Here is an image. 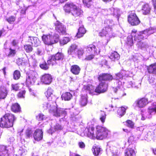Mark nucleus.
<instances>
[{
    "label": "nucleus",
    "instance_id": "f257e3e1",
    "mask_svg": "<svg viewBox=\"0 0 156 156\" xmlns=\"http://www.w3.org/2000/svg\"><path fill=\"white\" fill-rule=\"evenodd\" d=\"M94 129L92 126L86 128L83 132L84 135L92 139L97 138L98 139L102 140L107 137L110 134V131L106 128L98 126L96 127L97 132L95 134Z\"/></svg>",
    "mask_w": 156,
    "mask_h": 156
},
{
    "label": "nucleus",
    "instance_id": "f03ea898",
    "mask_svg": "<svg viewBox=\"0 0 156 156\" xmlns=\"http://www.w3.org/2000/svg\"><path fill=\"white\" fill-rule=\"evenodd\" d=\"M154 32V30L153 29L145 30L144 31L136 33V30L134 29L132 30L131 35L127 37V43L130 46L133 44V37L134 38V40L137 42H140L144 38H146L151 34H153Z\"/></svg>",
    "mask_w": 156,
    "mask_h": 156
},
{
    "label": "nucleus",
    "instance_id": "7ed1b4c3",
    "mask_svg": "<svg viewBox=\"0 0 156 156\" xmlns=\"http://www.w3.org/2000/svg\"><path fill=\"white\" fill-rule=\"evenodd\" d=\"M51 101H46L42 104L44 109H48L50 112L57 117H61L62 118L65 117L66 112L63 109L57 108L55 105H52Z\"/></svg>",
    "mask_w": 156,
    "mask_h": 156
},
{
    "label": "nucleus",
    "instance_id": "20e7f679",
    "mask_svg": "<svg viewBox=\"0 0 156 156\" xmlns=\"http://www.w3.org/2000/svg\"><path fill=\"white\" fill-rule=\"evenodd\" d=\"M16 118L12 114H6L0 119V126L3 128H9L12 127Z\"/></svg>",
    "mask_w": 156,
    "mask_h": 156
},
{
    "label": "nucleus",
    "instance_id": "39448f33",
    "mask_svg": "<svg viewBox=\"0 0 156 156\" xmlns=\"http://www.w3.org/2000/svg\"><path fill=\"white\" fill-rule=\"evenodd\" d=\"M114 25V23L112 20L108 19L105 20L104 24V28L103 29L101 32L100 33V36H105L107 37H112L113 36L112 27Z\"/></svg>",
    "mask_w": 156,
    "mask_h": 156
},
{
    "label": "nucleus",
    "instance_id": "423d86ee",
    "mask_svg": "<svg viewBox=\"0 0 156 156\" xmlns=\"http://www.w3.org/2000/svg\"><path fill=\"white\" fill-rule=\"evenodd\" d=\"M42 39L45 44L50 45L58 42L59 40V36L56 34H54L53 35L48 34H43Z\"/></svg>",
    "mask_w": 156,
    "mask_h": 156
},
{
    "label": "nucleus",
    "instance_id": "0eeeda50",
    "mask_svg": "<svg viewBox=\"0 0 156 156\" xmlns=\"http://www.w3.org/2000/svg\"><path fill=\"white\" fill-rule=\"evenodd\" d=\"M156 113V103H153L148 108L147 111H142L141 119L144 120L146 119H149Z\"/></svg>",
    "mask_w": 156,
    "mask_h": 156
},
{
    "label": "nucleus",
    "instance_id": "6e6552de",
    "mask_svg": "<svg viewBox=\"0 0 156 156\" xmlns=\"http://www.w3.org/2000/svg\"><path fill=\"white\" fill-rule=\"evenodd\" d=\"M38 74L36 72L31 71L26 77V84L28 87L33 85L38 77Z\"/></svg>",
    "mask_w": 156,
    "mask_h": 156
},
{
    "label": "nucleus",
    "instance_id": "1a4fd4ad",
    "mask_svg": "<svg viewBox=\"0 0 156 156\" xmlns=\"http://www.w3.org/2000/svg\"><path fill=\"white\" fill-rule=\"evenodd\" d=\"M63 57L64 55L62 54L58 53L55 55L51 56L47 61L48 63L52 66L55 65L58 63V61L63 59Z\"/></svg>",
    "mask_w": 156,
    "mask_h": 156
},
{
    "label": "nucleus",
    "instance_id": "9d476101",
    "mask_svg": "<svg viewBox=\"0 0 156 156\" xmlns=\"http://www.w3.org/2000/svg\"><path fill=\"white\" fill-rule=\"evenodd\" d=\"M125 76V71L122 70L119 73L115 74L114 79L116 80L118 88H120L124 83L123 80V77Z\"/></svg>",
    "mask_w": 156,
    "mask_h": 156
},
{
    "label": "nucleus",
    "instance_id": "9b49d317",
    "mask_svg": "<svg viewBox=\"0 0 156 156\" xmlns=\"http://www.w3.org/2000/svg\"><path fill=\"white\" fill-rule=\"evenodd\" d=\"M148 103L147 98H143L136 100L133 103V106L135 109L142 108L144 107Z\"/></svg>",
    "mask_w": 156,
    "mask_h": 156
},
{
    "label": "nucleus",
    "instance_id": "f8f14e48",
    "mask_svg": "<svg viewBox=\"0 0 156 156\" xmlns=\"http://www.w3.org/2000/svg\"><path fill=\"white\" fill-rule=\"evenodd\" d=\"M128 21L130 24L133 26L137 25L140 23L138 18L134 12L130 14L128 17Z\"/></svg>",
    "mask_w": 156,
    "mask_h": 156
},
{
    "label": "nucleus",
    "instance_id": "ddd939ff",
    "mask_svg": "<svg viewBox=\"0 0 156 156\" xmlns=\"http://www.w3.org/2000/svg\"><path fill=\"white\" fill-rule=\"evenodd\" d=\"M108 84L104 82L101 81L99 85L95 89V91L98 94L104 93L105 92L107 89Z\"/></svg>",
    "mask_w": 156,
    "mask_h": 156
},
{
    "label": "nucleus",
    "instance_id": "4468645a",
    "mask_svg": "<svg viewBox=\"0 0 156 156\" xmlns=\"http://www.w3.org/2000/svg\"><path fill=\"white\" fill-rule=\"evenodd\" d=\"M55 30L59 33L64 34L66 33V28L64 26L59 22L56 21L55 23Z\"/></svg>",
    "mask_w": 156,
    "mask_h": 156
},
{
    "label": "nucleus",
    "instance_id": "2eb2a0df",
    "mask_svg": "<svg viewBox=\"0 0 156 156\" xmlns=\"http://www.w3.org/2000/svg\"><path fill=\"white\" fill-rule=\"evenodd\" d=\"M52 76L48 74H44L41 78V82L46 85H48L51 83L52 81Z\"/></svg>",
    "mask_w": 156,
    "mask_h": 156
},
{
    "label": "nucleus",
    "instance_id": "dca6fc26",
    "mask_svg": "<svg viewBox=\"0 0 156 156\" xmlns=\"http://www.w3.org/2000/svg\"><path fill=\"white\" fill-rule=\"evenodd\" d=\"M108 14L112 15L113 16L117 18L118 20L120 15V10L118 8L114 9L113 7L109 8L108 10Z\"/></svg>",
    "mask_w": 156,
    "mask_h": 156
},
{
    "label": "nucleus",
    "instance_id": "f3484780",
    "mask_svg": "<svg viewBox=\"0 0 156 156\" xmlns=\"http://www.w3.org/2000/svg\"><path fill=\"white\" fill-rule=\"evenodd\" d=\"M28 41L32 45L35 47H37L40 44L41 42L39 39L36 37H29Z\"/></svg>",
    "mask_w": 156,
    "mask_h": 156
},
{
    "label": "nucleus",
    "instance_id": "a211bd4d",
    "mask_svg": "<svg viewBox=\"0 0 156 156\" xmlns=\"http://www.w3.org/2000/svg\"><path fill=\"white\" fill-rule=\"evenodd\" d=\"M151 10V6L147 3L144 4L142 5L141 11L144 15L149 14Z\"/></svg>",
    "mask_w": 156,
    "mask_h": 156
},
{
    "label": "nucleus",
    "instance_id": "6ab92c4d",
    "mask_svg": "<svg viewBox=\"0 0 156 156\" xmlns=\"http://www.w3.org/2000/svg\"><path fill=\"white\" fill-rule=\"evenodd\" d=\"M34 137L36 140L40 141L43 138V132L41 130L38 129L36 130L34 133Z\"/></svg>",
    "mask_w": 156,
    "mask_h": 156
},
{
    "label": "nucleus",
    "instance_id": "aec40b11",
    "mask_svg": "<svg viewBox=\"0 0 156 156\" xmlns=\"http://www.w3.org/2000/svg\"><path fill=\"white\" fill-rule=\"evenodd\" d=\"M62 128L63 127L58 123H56L55 124H52L51 128L49 130V132L52 133L55 131L61 130Z\"/></svg>",
    "mask_w": 156,
    "mask_h": 156
},
{
    "label": "nucleus",
    "instance_id": "412c9836",
    "mask_svg": "<svg viewBox=\"0 0 156 156\" xmlns=\"http://www.w3.org/2000/svg\"><path fill=\"white\" fill-rule=\"evenodd\" d=\"M113 78L112 75L108 74H103L100 75L98 79L100 81L102 80H112Z\"/></svg>",
    "mask_w": 156,
    "mask_h": 156
},
{
    "label": "nucleus",
    "instance_id": "4be33fe9",
    "mask_svg": "<svg viewBox=\"0 0 156 156\" xmlns=\"http://www.w3.org/2000/svg\"><path fill=\"white\" fill-rule=\"evenodd\" d=\"M82 11L79 8L76 6V8H73L71 10V13L75 17L80 16L82 15Z\"/></svg>",
    "mask_w": 156,
    "mask_h": 156
},
{
    "label": "nucleus",
    "instance_id": "5701e85b",
    "mask_svg": "<svg viewBox=\"0 0 156 156\" xmlns=\"http://www.w3.org/2000/svg\"><path fill=\"white\" fill-rule=\"evenodd\" d=\"M86 51L88 53H93L94 54L98 53L97 50L94 45L90 44L88 45L86 48Z\"/></svg>",
    "mask_w": 156,
    "mask_h": 156
},
{
    "label": "nucleus",
    "instance_id": "b1692460",
    "mask_svg": "<svg viewBox=\"0 0 156 156\" xmlns=\"http://www.w3.org/2000/svg\"><path fill=\"white\" fill-rule=\"evenodd\" d=\"M7 93L8 91L6 87H0V99H4L6 96Z\"/></svg>",
    "mask_w": 156,
    "mask_h": 156
},
{
    "label": "nucleus",
    "instance_id": "393cba45",
    "mask_svg": "<svg viewBox=\"0 0 156 156\" xmlns=\"http://www.w3.org/2000/svg\"><path fill=\"white\" fill-rule=\"evenodd\" d=\"M80 70V67L77 65H73L71 66V71L75 75L78 74Z\"/></svg>",
    "mask_w": 156,
    "mask_h": 156
},
{
    "label": "nucleus",
    "instance_id": "a878e982",
    "mask_svg": "<svg viewBox=\"0 0 156 156\" xmlns=\"http://www.w3.org/2000/svg\"><path fill=\"white\" fill-rule=\"evenodd\" d=\"M86 32V30L84 28L83 26H82L80 27L78 29V32L76 35V36L78 38H80L83 36Z\"/></svg>",
    "mask_w": 156,
    "mask_h": 156
},
{
    "label": "nucleus",
    "instance_id": "bb28decb",
    "mask_svg": "<svg viewBox=\"0 0 156 156\" xmlns=\"http://www.w3.org/2000/svg\"><path fill=\"white\" fill-rule=\"evenodd\" d=\"M74 7L76 8V5L73 3H67L64 6V9L66 12H71V9H73Z\"/></svg>",
    "mask_w": 156,
    "mask_h": 156
},
{
    "label": "nucleus",
    "instance_id": "cd10ccee",
    "mask_svg": "<svg viewBox=\"0 0 156 156\" xmlns=\"http://www.w3.org/2000/svg\"><path fill=\"white\" fill-rule=\"evenodd\" d=\"M127 107H121L119 108L117 110V113L120 117H121L125 114L126 110L127 108Z\"/></svg>",
    "mask_w": 156,
    "mask_h": 156
},
{
    "label": "nucleus",
    "instance_id": "c85d7f7f",
    "mask_svg": "<svg viewBox=\"0 0 156 156\" xmlns=\"http://www.w3.org/2000/svg\"><path fill=\"white\" fill-rule=\"evenodd\" d=\"M72 97V94L68 92H66L63 93L61 96L62 100H64L65 101H69L71 99Z\"/></svg>",
    "mask_w": 156,
    "mask_h": 156
},
{
    "label": "nucleus",
    "instance_id": "c756f323",
    "mask_svg": "<svg viewBox=\"0 0 156 156\" xmlns=\"http://www.w3.org/2000/svg\"><path fill=\"white\" fill-rule=\"evenodd\" d=\"M8 56L9 57H13L16 55V48H13L12 46H10L8 51Z\"/></svg>",
    "mask_w": 156,
    "mask_h": 156
},
{
    "label": "nucleus",
    "instance_id": "7c9ffc66",
    "mask_svg": "<svg viewBox=\"0 0 156 156\" xmlns=\"http://www.w3.org/2000/svg\"><path fill=\"white\" fill-rule=\"evenodd\" d=\"M8 151L6 149L5 147L3 146H0V156H9Z\"/></svg>",
    "mask_w": 156,
    "mask_h": 156
},
{
    "label": "nucleus",
    "instance_id": "2f4dec72",
    "mask_svg": "<svg viewBox=\"0 0 156 156\" xmlns=\"http://www.w3.org/2000/svg\"><path fill=\"white\" fill-rule=\"evenodd\" d=\"M109 58L112 60L115 61L118 60L120 56L117 52L114 51L112 53Z\"/></svg>",
    "mask_w": 156,
    "mask_h": 156
},
{
    "label": "nucleus",
    "instance_id": "473e14b6",
    "mask_svg": "<svg viewBox=\"0 0 156 156\" xmlns=\"http://www.w3.org/2000/svg\"><path fill=\"white\" fill-rule=\"evenodd\" d=\"M125 156H136V153L133 149L128 148L125 151Z\"/></svg>",
    "mask_w": 156,
    "mask_h": 156
},
{
    "label": "nucleus",
    "instance_id": "72a5a7b5",
    "mask_svg": "<svg viewBox=\"0 0 156 156\" xmlns=\"http://www.w3.org/2000/svg\"><path fill=\"white\" fill-rule=\"evenodd\" d=\"M147 69L149 73L156 74V63L150 65Z\"/></svg>",
    "mask_w": 156,
    "mask_h": 156
},
{
    "label": "nucleus",
    "instance_id": "f704fd0d",
    "mask_svg": "<svg viewBox=\"0 0 156 156\" xmlns=\"http://www.w3.org/2000/svg\"><path fill=\"white\" fill-rule=\"evenodd\" d=\"M87 103V95H84L81 97L80 100V104L83 106H85Z\"/></svg>",
    "mask_w": 156,
    "mask_h": 156
},
{
    "label": "nucleus",
    "instance_id": "c9c22d12",
    "mask_svg": "<svg viewBox=\"0 0 156 156\" xmlns=\"http://www.w3.org/2000/svg\"><path fill=\"white\" fill-rule=\"evenodd\" d=\"M11 109L13 112H18L20 111V105L18 104L15 103L12 106Z\"/></svg>",
    "mask_w": 156,
    "mask_h": 156
},
{
    "label": "nucleus",
    "instance_id": "e433bc0d",
    "mask_svg": "<svg viewBox=\"0 0 156 156\" xmlns=\"http://www.w3.org/2000/svg\"><path fill=\"white\" fill-rule=\"evenodd\" d=\"M109 148V150L111 152L113 156H118L119 154V153L118 150L116 147H110Z\"/></svg>",
    "mask_w": 156,
    "mask_h": 156
},
{
    "label": "nucleus",
    "instance_id": "4c0bfd02",
    "mask_svg": "<svg viewBox=\"0 0 156 156\" xmlns=\"http://www.w3.org/2000/svg\"><path fill=\"white\" fill-rule=\"evenodd\" d=\"M125 125L131 129H133L134 127V123L131 120H127L125 122Z\"/></svg>",
    "mask_w": 156,
    "mask_h": 156
},
{
    "label": "nucleus",
    "instance_id": "58836bf2",
    "mask_svg": "<svg viewBox=\"0 0 156 156\" xmlns=\"http://www.w3.org/2000/svg\"><path fill=\"white\" fill-rule=\"evenodd\" d=\"M93 154L95 156L98 155L101 152V149L98 147L93 146L92 149Z\"/></svg>",
    "mask_w": 156,
    "mask_h": 156
},
{
    "label": "nucleus",
    "instance_id": "ea45409f",
    "mask_svg": "<svg viewBox=\"0 0 156 156\" xmlns=\"http://www.w3.org/2000/svg\"><path fill=\"white\" fill-rule=\"evenodd\" d=\"M70 40L68 37H64L60 41V43L61 45H64L67 44Z\"/></svg>",
    "mask_w": 156,
    "mask_h": 156
},
{
    "label": "nucleus",
    "instance_id": "a19ab883",
    "mask_svg": "<svg viewBox=\"0 0 156 156\" xmlns=\"http://www.w3.org/2000/svg\"><path fill=\"white\" fill-rule=\"evenodd\" d=\"M53 90L50 87H48L45 93L46 97L48 98L52 95Z\"/></svg>",
    "mask_w": 156,
    "mask_h": 156
},
{
    "label": "nucleus",
    "instance_id": "79ce46f5",
    "mask_svg": "<svg viewBox=\"0 0 156 156\" xmlns=\"http://www.w3.org/2000/svg\"><path fill=\"white\" fill-rule=\"evenodd\" d=\"M83 2L84 5L89 8L92 4V0H83Z\"/></svg>",
    "mask_w": 156,
    "mask_h": 156
},
{
    "label": "nucleus",
    "instance_id": "37998d69",
    "mask_svg": "<svg viewBox=\"0 0 156 156\" xmlns=\"http://www.w3.org/2000/svg\"><path fill=\"white\" fill-rule=\"evenodd\" d=\"M24 48L27 52H30L33 50V48L30 45L26 44L24 45Z\"/></svg>",
    "mask_w": 156,
    "mask_h": 156
},
{
    "label": "nucleus",
    "instance_id": "c03bdc74",
    "mask_svg": "<svg viewBox=\"0 0 156 156\" xmlns=\"http://www.w3.org/2000/svg\"><path fill=\"white\" fill-rule=\"evenodd\" d=\"M20 76V73L19 71L16 70L13 73V78L15 80H18Z\"/></svg>",
    "mask_w": 156,
    "mask_h": 156
},
{
    "label": "nucleus",
    "instance_id": "a18cd8bd",
    "mask_svg": "<svg viewBox=\"0 0 156 156\" xmlns=\"http://www.w3.org/2000/svg\"><path fill=\"white\" fill-rule=\"evenodd\" d=\"M77 46L76 44H72L68 50V52L74 51L77 48Z\"/></svg>",
    "mask_w": 156,
    "mask_h": 156
},
{
    "label": "nucleus",
    "instance_id": "49530a36",
    "mask_svg": "<svg viewBox=\"0 0 156 156\" xmlns=\"http://www.w3.org/2000/svg\"><path fill=\"white\" fill-rule=\"evenodd\" d=\"M84 88L85 89L89 90L90 91V93H92V91H93L94 89L93 86L92 85H88L84 86Z\"/></svg>",
    "mask_w": 156,
    "mask_h": 156
},
{
    "label": "nucleus",
    "instance_id": "de8ad7c7",
    "mask_svg": "<svg viewBox=\"0 0 156 156\" xmlns=\"http://www.w3.org/2000/svg\"><path fill=\"white\" fill-rule=\"evenodd\" d=\"M38 121H42L45 119L46 118V117L43 114L41 113L39 114L36 117Z\"/></svg>",
    "mask_w": 156,
    "mask_h": 156
},
{
    "label": "nucleus",
    "instance_id": "09e8293b",
    "mask_svg": "<svg viewBox=\"0 0 156 156\" xmlns=\"http://www.w3.org/2000/svg\"><path fill=\"white\" fill-rule=\"evenodd\" d=\"M148 81L149 83L151 84L155 85L156 84V78L154 77V76H153V77H149Z\"/></svg>",
    "mask_w": 156,
    "mask_h": 156
},
{
    "label": "nucleus",
    "instance_id": "8fccbe9b",
    "mask_svg": "<svg viewBox=\"0 0 156 156\" xmlns=\"http://www.w3.org/2000/svg\"><path fill=\"white\" fill-rule=\"evenodd\" d=\"M49 65L48 64H47L46 62H44L41 64H40V66L42 69L46 70L49 68L48 65Z\"/></svg>",
    "mask_w": 156,
    "mask_h": 156
},
{
    "label": "nucleus",
    "instance_id": "3c124183",
    "mask_svg": "<svg viewBox=\"0 0 156 156\" xmlns=\"http://www.w3.org/2000/svg\"><path fill=\"white\" fill-rule=\"evenodd\" d=\"M91 53V54L86 56L84 59L87 61H90L94 58L96 54Z\"/></svg>",
    "mask_w": 156,
    "mask_h": 156
},
{
    "label": "nucleus",
    "instance_id": "603ef678",
    "mask_svg": "<svg viewBox=\"0 0 156 156\" xmlns=\"http://www.w3.org/2000/svg\"><path fill=\"white\" fill-rule=\"evenodd\" d=\"M105 118L106 115L105 112H101V113L100 119L102 123H104L105 122Z\"/></svg>",
    "mask_w": 156,
    "mask_h": 156
},
{
    "label": "nucleus",
    "instance_id": "864d4df0",
    "mask_svg": "<svg viewBox=\"0 0 156 156\" xmlns=\"http://www.w3.org/2000/svg\"><path fill=\"white\" fill-rule=\"evenodd\" d=\"M25 93L26 91L24 90L20 91L18 94V97L21 98H24Z\"/></svg>",
    "mask_w": 156,
    "mask_h": 156
},
{
    "label": "nucleus",
    "instance_id": "5fc2aeb1",
    "mask_svg": "<svg viewBox=\"0 0 156 156\" xmlns=\"http://www.w3.org/2000/svg\"><path fill=\"white\" fill-rule=\"evenodd\" d=\"M15 17L13 16H12L7 19L6 20L9 23L11 24L15 21Z\"/></svg>",
    "mask_w": 156,
    "mask_h": 156
},
{
    "label": "nucleus",
    "instance_id": "6e6d98bb",
    "mask_svg": "<svg viewBox=\"0 0 156 156\" xmlns=\"http://www.w3.org/2000/svg\"><path fill=\"white\" fill-rule=\"evenodd\" d=\"M27 151L23 149L22 148H20L18 151L19 154L18 155L22 156L24 155L26 153Z\"/></svg>",
    "mask_w": 156,
    "mask_h": 156
},
{
    "label": "nucleus",
    "instance_id": "4d7b16f0",
    "mask_svg": "<svg viewBox=\"0 0 156 156\" xmlns=\"http://www.w3.org/2000/svg\"><path fill=\"white\" fill-rule=\"evenodd\" d=\"M17 62L19 65L24 66L25 65L26 63V62H25L24 60L21 59H18Z\"/></svg>",
    "mask_w": 156,
    "mask_h": 156
},
{
    "label": "nucleus",
    "instance_id": "13d9d810",
    "mask_svg": "<svg viewBox=\"0 0 156 156\" xmlns=\"http://www.w3.org/2000/svg\"><path fill=\"white\" fill-rule=\"evenodd\" d=\"M12 90L17 91L19 88V86L18 84H12L11 85Z\"/></svg>",
    "mask_w": 156,
    "mask_h": 156
},
{
    "label": "nucleus",
    "instance_id": "bf43d9fd",
    "mask_svg": "<svg viewBox=\"0 0 156 156\" xmlns=\"http://www.w3.org/2000/svg\"><path fill=\"white\" fill-rule=\"evenodd\" d=\"M84 53V50L82 48L79 49L77 51V54L79 57H81Z\"/></svg>",
    "mask_w": 156,
    "mask_h": 156
},
{
    "label": "nucleus",
    "instance_id": "052dcab7",
    "mask_svg": "<svg viewBox=\"0 0 156 156\" xmlns=\"http://www.w3.org/2000/svg\"><path fill=\"white\" fill-rule=\"evenodd\" d=\"M139 46L142 49H144V48H146L147 46V45L145 43H143L140 42L139 44Z\"/></svg>",
    "mask_w": 156,
    "mask_h": 156
},
{
    "label": "nucleus",
    "instance_id": "680f3d73",
    "mask_svg": "<svg viewBox=\"0 0 156 156\" xmlns=\"http://www.w3.org/2000/svg\"><path fill=\"white\" fill-rule=\"evenodd\" d=\"M18 41L16 40H13L12 42V46L13 47V48H16L17 46V44H18Z\"/></svg>",
    "mask_w": 156,
    "mask_h": 156
},
{
    "label": "nucleus",
    "instance_id": "e2e57ef3",
    "mask_svg": "<svg viewBox=\"0 0 156 156\" xmlns=\"http://www.w3.org/2000/svg\"><path fill=\"white\" fill-rule=\"evenodd\" d=\"M78 145L80 148H84L85 147V144L83 142H80L78 143Z\"/></svg>",
    "mask_w": 156,
    "mask_h": 156
},
{
    "label": "nucleus",
    "instance_id": "0e129e2a",
    "mask_svg": "<svg viewBox=\"0 0 156 156\" xmlns=\"http://www.w3.org/2000/svg\"><path fill=\"white\" fill-rule=\"evenodd\" d=\"M15 140V139L13 136H10L9 138L8 139V141L10 143L13 142Z\"/></svg>",
    "mask_w": 156,
    "mask_h": 156
},
{
    "label": "nucleus",
    "instance_id": "69168bd1",
    "mask_svg": "<svg viewBox=\"0 0 156 156\" xmlns=\"http://www.w3.org/2000/svg\"><path fill=\"white\" fill-rule=\"evenodd\" d=\"M44 50L42 49H38L37 50V54L39 55H41L43 54Z\"/></svg>",
    "mask_w": 156,
    "mask_h": 156
},
{
    "label": "nucleus",
    "instance_id": "338daca9",
    "mask_svg": "<svg viewBox=\"0 0 156 156\" xmlns=\"http://www.w3.org/2000/svg\"><path fill=\"white\" fill-rule=\"evenodd\" d=\"M31 134V131L30 130H27L26 132V135L27 138L30 137Z\"/></svg>",
    "mask_w": 156,
    "mask_h": 156
},
{
    "label": "nucleus",
    "instance_id": "774afa93",
    "mask_svg": "<svg viewBox=\"0 0 156 156\" xmlns=\"http://www.w3.org/2000/svg\"><path fill=\"white\" fill-rule=\"evenodd\" d=\"M144 128L143 126H140V127H137L136 128L137 130L140 131H142L143 130Z\"/></svg>",
    "mask_w": 156,
    "mask_h": 156
}]
</instances>
